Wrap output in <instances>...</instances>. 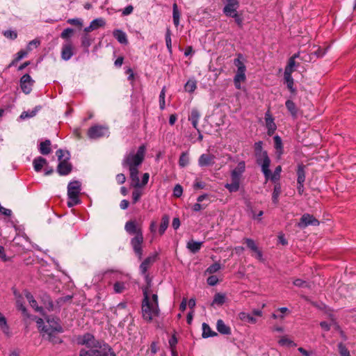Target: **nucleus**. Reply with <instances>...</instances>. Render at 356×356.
Wrapping results in <instances>:
<instances>
[{"instance_id": "1", "label": "nucleus", "mask_w": 356, "mask_h": 356, "mask_svg": "<svg viewBox=\"0 0 356 356\" xmlns=\"http://www.w3.org/2000/svg\"><path fill=\"white\" fill-rule=\"evenodd\" d=\"M146 151V147L144 145H140L138 150L135 152L131 150L127 153L122 162L124 168L129 171L130 179L131 180V185L134 188H139L147 184L149 178V173H144L142 178V182H140L138 177V168L142 164Z\"/></svg>"}, {"instance_id": "2", "label": "nucleus", "mask_w": 356, "mask_h": 356, "mask_svg": "<svg viewBox=\"0 0 356 356\" xmlns=\"http://www.w3.org/2000/svg\"><path fill=\"white\" fill-rule=\"evenodd\" d=\"M143 300L142 302V316L145 321L151 322L155 317L159 316L158 296L156 294L149 293V286L143 289Z\"/></svg>"}, {"instance_id": "3", "label": "nucleus", "mask_w": 356, "mask_h": 356, "mask_svg": "<svg viewBox=\"0 0 356 356\" xmlns=\"http://www.w3.org/2000/svg\"><path fill=\"white\" fill-rule=\"evenodd\" d=\"M262 145L263 143L261 141L254 143L255 156L257 159V163L261 167V171L264 175L266 179L268 180L270 177L269 167L270 160L268 156L267 152L263 150Z\"/></svg>"}, {"instance_id": "4", "label": "nucleus", "mask_w": 356, "mask_h": 356, "mask_svg": "<svg viewBox=\"0 0 356 356\" xmlns=\"http://www.w3.org/2000/svg\"><path fill=\"white\" fill-rule=\"evenodd\" d=\"M111 348L108 343L102 341L89 349L81 348L79 351V356H108Z\"/></svg>"}, {"instance_id": "5", "label": "nucleus", "mask_w": 356, "mask_h": 356, "mask_svg": "<svg viewBox=\"0 0 356 356\" xmlns=\"http://www.w3.org/2000/svg\"><path fill=\"white\" fill-rule=\"evenodd\" d=\"M59 163L57 167V172L61 176L70 174L72 171V166L69 162L70 154L68 151L58 149L56 152Z\"/></svg>"}, {"instance_id": "6", "label": "nucleus", "mask_w": 356, "mask_h": 356, "mask_svg": "<svg viewBox=\"0 0 356 356\" xmlns=\"http://www.w3.org/2000/svg\"><path fill=\"white\" fill-rule=\"evenodd\" d=\"M81 183L79 181H70L67 186V205L72 207L80 203L79 194L81 193Z\"/></svg>"}, {"instance_id": "7", "label": "nucleus", "mask_w": 356, "mask_h": 356, "mask_svg": "<svg viewBox=\"0 0 356 356\" xmlns=\"http://www.w3.org/2000/svg\"><path fill=\"white\" fill-rule=\"evenodd\" d=\"M109 134L108 127L104 125H94L88 131V136L92 140H96Z\"/></svg>"}, {"instance_id": "8", "label": "nucleus", "mask_w": 356, "mask_h": 356, "mask_svg": "<svg viewBox=\"0 0 356 356\" xmlns=\"http://www.w3.org/2000/svg\"><path fill=\"white\" fill-rule=\"evenodd\" d=\"M47 325L42 328V331L51 336L55 332H63V330L58 322V319L55 318H48Z\"/></svg>"}, {"instance_id": "9", "label": "nucleus", "mask_w": 356, "mask_h": 356, "mask_svg": "<svg viewBox=\"0 0 356 356\" xmlns=\"http://www.w3.org/2000/svg\"><path fill=\"white\" fill-rule=\"evenodd\" d=\"M101 341L95 339V336L90 333H85L76 337V342L78 345L85 346L88 348L97 345Z\"/></svg>"}, {"instance_id": "10", "label": "nucleus", "mask_w": 356, "mask_h": 356, "mask_svg": "<svg viewBox=\"0 0 356 356\" xmlns=\"http://www.w3.org/2000/svg\"><path fill=\"white\" fill-rule=\"evenodd\" d=\"M144 242V237L143 232H139L138 236H134L130 241V244L133 248L134 252L138 256L139 259H142L143 248L142 245Z\"/></svg>"}, {"instance_id": "11", "label": "nucleus", "mask_w": 356, "mask_h": 356, "mask_svg": "<svg viewBox=\"0 0 356 356\" xmlns=\"http://www.w3.org/2000/svg\"><path fill=\"white\" fill-rule=\"evenodd\" d=\"M156 254H154L147 257L140 265V270L142 275H145V280L148 285L150 284V280L149 275L147 274V272L149 268L153 264V263L156 261Z\"/></svg>"}, {"instance_id": "12", "label": "nucleus", "mask_w": 356, "mask_h": 356, "mask_svg": "<svg viewBox=\"0 0 356 356\" xmlns=\"http://www.w3.org/2000/svg\"><path fill=\"white\" fill-rule=\"evenodd\" d=\"M74 46L71 40H67L63 44L61 48V58L65 61L69 60L75 54Z\"/></svg>"}, {"instance_id": "13", "label": "nucleus", "mask_w": 356, "mask_h": 356, "mask_svg": "<svg viewBox=\"0 0 356 356\" xmlns=\"http://www.w3.org/2000/svg\"><path fill=\"white\" fill-rule=\"evenodd\" d=\"M318 225L319 221L316 218L309 213H305L302 216L300 222L298 223V227L302 229L309 225L317 226Z\"/></svg>"}, {"instance_id": "14", "label": "nucleus", "mask_w": 356, "mask_h": 356, "mask_svg": "<svg viewBox=\"0 0 356 356\" xmlns=\"http://www.w3.org/2000/svg\"><path fill=\"white\" fill-rule=\"evenodd\" d=\"M238 6V0H226V4L223 8V13L226 16L230 17L231 15L237 13Z\"/></svg>"}, {"instance_id": "15", "label": "nucleus", "mask_w": 356, "mask_h": 356, "mask_svg": "<svg viewBox=\"0 0 356 356\" xmlns=\"http://www.w3.org/2000/svg\"><path fill=\"white\" fill-rule=\"evenodd\" d=\"M33 82L34 81L31 79L30 75H29L28 74L23 75L20 79V86L22 90L25 94H29L32 90Z\"/></svg>"}, {"instance_id": "16", "label": "nucleus", "mask_w": 356, "mask_h": 356, "mask_svg": "<svg viewBox=\"0 0 356 356\" xmlns=\"http://www.w3.org/2000/svg\"><path fill=\"white\" fill-rule=\"evenodd\" d=\"M231 183H227L225 184V187L230 192H236L240 188V183L241 178L235 176L230 173Z\"/></svg>"}, {"instance_id": "17", "label": "nucleus", "mask_w": 356, "mask_h": 356, "mask_svg": "<svg viewBox=\"0 0 356 356\" xmlns=\"http://www.w3.org/2000/svg\"><path fill=\"white\" fill-rule=\"evenodd\" d=\"M215 156L211 154H202L198 159V165L200 167L213 165L215 163Z\"/></svg>"}, {"instance_id": "18", "label": "nucleus", "mask_w": 356, "mask_h": 356, "mask_svg": "<svg viewBox=\"0 0 356 356\" xmlns=\"http://www.w3.org/2000/svg\"><path fill=\"white\" fill-rule=\"evenodd\" d=\"M265 121L268 135L272 136L276 131L277 126L274 122V119L269 111H267L265 114Z\"/></svg>"}, {"instance_id": "19", "label": "nucleus", "mask_w": 356, "mask_h": 356, "mask_svg": "<svg viewBox=\"0 0 356 356\" xmlns=\"http://www.w3.org/2000/svg\"><path fill=\"white\" fill-rule=\"evenodd\" d=\"M124 229L131 235L138 236L139 232H143L142 229L137 226L136 221H127L124 225Z\"/></svg>"}, {"instance_id": "20", "label": "nucleus", "mask_w": 356, "mask_h": 356, "mask_svg": "<svg viewBox=\"0 0 356 356\" xmlns=\"http://www.w3.org/2000/svg\"><path fill=\"white\" fill-rule=\"evenodd\" d=\"M114 38L122 44H127L128 39L125 32L120 29H115L113 32Z\"/></svg>"}, {"instance_id": "21", "label": "nucleus", "mask_w": 356, "mask_h": 356, "mask_svg": "<svg viewBox=\"0 0 356 356\" xmlns=\"http://www.w3.org/2000/svg\"><path fill=\"white\" fill-rule=\"evenodd\" d=\"M245 171V163L241 161L238 163L237 166L231 171V174L242 178L243 174Z\"/></svg>"}, {"instance_id": "22", "label": "nucleus", "mask_w": 356, "mask_h": 356, "mask_svg": "<svg viewBox=\"0 0 356 356\" xmlns=\"http://www.w3.org/2000/svg\"><path fill=\"white\" fill-rule=\"evenodd\" d=\"M39 151L43 155L49 154L51 149V141L49 140H45L40 143Z\"/></svg>"}, {"instance_id": "23", "label": "nucleus", "mask_w": 356, "mask_h": 356, "mask_svg": "<svg viewBox=\"0 0 356 356\" xmlns=\"http://www.w3.org/2000/svg\"><path fill=\"white\" fill-rule=\"evenodd\" d=\"M217 330L222 334H229L231 333L230 327H228L221 319L218 320L216 323Z\"/></svg>"}, {"instance_id": "24", "label": "nucleus", "mask_w": 356, "mask_h": 356, "mask_svg": "<svg viewBox=\"0 0 356 356\" xmlns=\"http://www.w3.org/2000/svg\"><path fill=\"white\" fill-rule=\"evenodd\" d=\"M25 297L26 298V299L28 300L30 305L36 311V312H42L43 311V309L42 307H38V303H37V301L34 299L33 295L26 291L25 293Z\"/></svg>"}, {"instance_id": "25", "label": "nucleus", "mask_w": 356, "mask_h": 356, "mask_svg": "<svg viewBox=\"0 0 356 356\" xmlns=\"http://www.w3.org/2000/svg\"><path fill=\"white\" fill-rule=\"evenodd\" d=\"M203 242L191 240L187 243V248L193 253L197 252L202 248Z\"/></svg>"}, {"instance_id": "26", "label": "nucleus", "mask_w": 356, "mask_h": 356, "mask_svg": "<svg viewBox=\"0 0 356 356\" xmlns=\"http://www.w3.org/2000/svg\"><path fill=\"white\" fill-rule=\"evenodd\" d=\"M41 109V106H35L33 110L31 111H23L20 116H19V118L21 120H26L27 118H33L34 117L37 113Z\"/></svg>"}, {"instance_id": "27", "label": "nucleus", "mask_w": 356, "mask_h": 356, "mask_svg": "<svg viewBox=\"0 0 356 356\" xmlns=\"http://www.w3.org/2000/svg\"><path fill=\"white\" fill-rule=\"evenodd\" d=\"M46 164L47 160L41 156L35 158L33 161V168L36 172H40Z\"/></svg>"}, {"instance_id": "28", "label": "nucleus", "mask_w": 356, "mask_h": 356, "mask_svg": "<svg viewBox=\"0 0 356 356\" xmlns=\"http://www.w3.org/2000/svg\"><path fill=\"white\" fill-rule=\"evenodd\" d=\"M170 218L168 215H163L159 229V234L163 235L169 225Z\"/></svg>"}, {"instance_id": "29", "label": "nucleus", "mask_w": 356, "mask_h": 356, "mask_svg": "<svg viewBox=\"0 0 356 356\" xmlns=\"http://www.w3.org/2000/svg\"><path fill=\"white\" fill-rule=\"evenodd\" d=\"M239 318L244 322L254 324L257 323V319L253 317L250 314L246 312H240L238 314Z\"/></svg>"}, {"instance_id": "30", "label": "nucleus", "mask_w": 356, "mask_h": 356, "mask_svg": "<svg viewBox=\"0 0 356 356\" xmlns=\"http://www.w3.org/2000/svg\"><path fill=\"white\" fill-rule=\"evenodd\" d=\"M217 333L212 331L209 325L206 323H202V337L203 338H208L211 337L216 336Z\"/></svg>"}, {"instance_id": "31", "label": "nucleus", "mask_w": 356, "mask_h": 356, "mask_svg": "<svg viewBox=\"0 0 356 356\" xmlns=\"http://www.w3.org/2000/svg\"><path fill=\"white\" fill-rule=\"evenodd\" d=\"M284 78L285 83L287 85L288 89L292 92L294 93L296 92V88L293 87V79L292 77L291 74L284 73Z\"/></svg>"}, {"instance_id": "32", "label": "nucleus", "mask_w": 356, "mask_h": 356, "mask_svg": "<svg viewBox=\"0 0 356 356\" xmlns=\"http://www.w3.org/2000/svg\"><path fill=\"white\" fill-rule=\"evenodd\" d=\"M274 143L276 154H277L278 157H280L283 153L282 142L281 138L279 136H275L274 137Z\"/></svg>"}, {"instance_id": "33", "label": "nucleus", "mask_w": 356, "mask_h": 356, "mask_svg": "<svg viewBox=\"0 0 356 356\" xmlns=\"http://www.w3.org/2000/svg\"><path fill=\"white\" fill-rule=\"evenodd\" d=\"M297 176L298 184H304L305 181V166L303 165H298L297 170Z\"/></svg>"}, {"instance_id": "34", "label": "nucleus", "mask_w": 356, "mask_h": 356, "mask_svg": "<svg viewBox=\"0 0 356 356\" xmlns=\"http://www.w3.org/2000/svg\"><path fill=\"white\" fill-rule=\"evenodd\" d=\"M299 63H296L293 58H289L288 63L284 69V73L291 74L295 70V67H298Z\"/></svg>"}, {"instance_id": "35", "label": "nucleus", "mask_w": 356, "mask_h": 356, "mask_svg": "<svg viewBox=\"0 0 356 356\" xmlns=\"http://www.w3.org/2000/svg\"><path fill=\"white\" fill-rule=\"evenodd\" d=\"M0 328L5 334L9 336L10 329L7 324L6 318L1 313H0Z\"/></svg>"}, {"instance_id": "36", "label": "nucleus", "mask_w": 356, "mask_h": 356, "mask_svg": "<svg viewBox=\"0 0 356 356\" xmlns=\"http://www.w3.org/2000/svg\"><path fill=\"white\" fill-rule=\"evenodd\" d=\"M197 88V81L195 79H189L184 86L185 91L192 93Z\"/></svg>"}, {"instance_id": "37", "label": "nucleus", "mask_w": 356, "mask_h": 356, "mask_svg": "<svg viewBox=\"0 0 356 356\" xmlns=\"http://www.w3.org/2000/svg\"><path fill=\"white\" fill-rule=\"evenodd\" d=\"M172 17L175 26H178L179 24L180 13L177 3H174L172 6Z\"/></svg>"}, {"instance_id": "38", "label": "nucleus", "mask_w": 356, "mask_h": 356, "mask_svg": "<svg viewBox=\"0 0 356 356\" xmlns=\"http://www.w3.org/2000/svg\"><path fill=\"white\" fill-rule=\"evenodd\" d=\"M189 163V155L188 152H182L179 156V165L181 168H184Z\"/></svg>"}, {"instance_id": "39", "label": "nucleus", "mask_w": 356, "mask_h": 356, "mask_svg": "<svg viewBox=\"0 0 356 356\" xmlns=\"http://www.w3.org/2000/svg\"><path fill=\"white\" fill-rule=\"evenodd\" d=\"M225 302V296L222 293H218L215 294L211 305H222Z\"/></svg>"}, {"instance_id": "40", "label": "nucleus", "mask_w": 356, "mask_h": 356, "mask_svg": "<svg viewBox=\"0 0 356 356\" xmlns=\"http://www.w3.org/2000/svg\"><path fill=\"white\" fill-rule=\"evenodd\" d=\"M246 79L245 74H235L234 78V83L236 88H241V83L244 82Z\"/></svg>"}, {"instance_id": "41", "label": "nucleus", "mask_w": 356, "mask_h": 356, "mask_svg": "<svg viewBox=\"0 0 356 356\" xmlns=\"http://www.w3.org/2000/svg\"><path fill=\"white\" fill-rule=\"evenodd\" d=\"M199 118H200L199 112L196 110L192 111L191 116L189 118V120L191 121L193 127L196 129H197V124H198Z\"/></svg>"}, {"instance_id": "42", "label": "nucleus", "mask_w": 356, "mask_h": 356, "mask_svg": "<svg viewBox=\"0 0 356 356\" xmlns=\"http://www.w3.org/2000/svg\"><path fill=\"white\" fill-rule=\"evenodd\" d=\"M281 193V186L279 184L275 185L272 195V200L274 204H277L278 198Z\"/></svg>"}, {"instance_id": "43", "label": "nucleus", "mask_w": 356, "mask_h": 356, "mask_svg": "<svg viewBox=\"0 0 356 356\" xmlns=\"http://www.w3.org/2000/svg\"><path fill=\"white\" fill-rule=\"evenodd\" d=\"M286 107L291 114L295 117L297 114L296 106L291 100H287L285 103Z\"/></svg>"}, {"instance_id": "44", "label": "nucleus", "mask_w": 356, "mask_h": 356, "mask_svg": "<svg viewBox=\"0 0 356 356\" xmlns=\"http://www.w3.org/2000/svg\"><path fill=\"white\" fill-rule=\"evenodd\" d=\"M282 171V167L280 165H278L275 169V171L273 174H271L270 172V177L268 179H271L273 181H276L280 179V173Z\"/></svg>"}, {"instance_id": "45", "label": "nucleus", "mask_w": 356, "mask_h": 356, "mask_svg": "<svg viewBox=\"0 0 356 356\" xmlns=\"http://www.w3.org/2000/svg\"><path fill=\"white\" fill-rule=\"evenodd\" d=\"M126 289L125 283L123 282L117 281L113 284V290L116 293H122Z\"/></svg>"}, {"instance_id": "46", "label": "nucleus", "mask_w": 356, "mask_h": 356, "mask_svg": "<svg viewBox=\"0 0 356 356\" xmlns=\"http://www.w3.org/2000/svg\"><path fill=\"white\" fill-rule=\"evenodd\" d=\"M165 43L168 51L171 54L172 50V39H171V31L169 29H167L165 33Z\"/></svg>"}, {"instance_id": "47", "label": "nucleus", "mask_w": 356, "mask_h": 356, "mask_svg": "<svg viewBox=\"0 0 356 356\" xmlns=\"http://www.w3.org/2000/svg\"><path fill=\"white\" fill-rule=\"evenodd\" d=\"M337 346L340 356H350V351L343 343H339Z\"/></svg>"}, {"instance_id": "48", "label": "nucleus", "mask_w": 356, "mask_h": 356, "mask_svg": "<svg viewBox=\"0 0 356 356\" xmlns=\"http://www.w3.org/2000/svg\"><path fill=\"white\" fill-rule=\"evenodd\" d=\"M143 195V192L138 188H136V189L132 192V202L134 204L136 203Z\"/></svg>"}, {"instance_id": "49", "label": "nucleus", "mask_w": 356, "mask_h": 356, "mask_svg": "<svg viewBox=\"0 0 356 356\" xmlns=\"http://www.w3.org/2000/svg\"><path fill=\"white\" fill-rule=\"evenodd\" d=\"M220 269V265L218 263H214L207 268L205 273L213 274L218 272Z\"/></svg>"}, {"instance_id": "50", "label": "nucleus", "mask_w": 356, "mask_h": 356, "mask_svg": "<svg viewBox=\"0 0 356 356\" xmlns=\"http://www.w3.org/2000/svg\"><path fill=\"white\" fill-rule=\"evenodd\" d=\"M165 88L163 87L159 95V106L161 110H163L165 107Z\"/></svg>"}, {"instance_id": "51", "label": "nucleus", "mask_w": 356, "mask_h": 356, "mask_svg": "<svg viewBox=\"0 0 356 356\" xmlns=\"http://www.w3.org/2000/svg\"><path fill=\"white\" fill-rule=\"evenodd\" d=\"M90 24L94 27V29H97L99 27L103 26L105 25V21L102 18H97L92 20Z\"/></svg>"}, {"instance_id": "52", "label": "nucleus", "mask_w": 356, "mask_h": 356, "mask_svg": "<svg viewBox=\"0 0 356 356\" xmlns=\"http://www.w3.org/2000/svg\"><path fill=\"white\" fill-rule=\"evenodd\" d=\"M279 344L281 346H296V344L291 341V339L286 337H282L279 340Z\"/></svg>"}, {"instance_id": "53", "label": "nucleus", "mask_w": 356, "mask_h": 356, "mask_svg": "<svg viewBox=\"0 0 356 356\" xmlns=\"http://www.w3.org/2000/svg\"><path fill=\"white\" fill-rule=\"evenodd\" d=\"M234 65L237 67V69H240L241 67L243 68H246L245 65L243 63V57L241 54H238L237 58L234 59Z\"/></svg>"}, {"instance_id": "54", "label": "nucleus", "mask_w": 356, "mask_h": 356, "mask_svg": "<svg viewBox=\"0 0 356 356\" xmlns=\"http://www.w3.org/2000/svg\"><path fill=\"white\" fill-rule=\"evenodd\" d=\"M81 45L86 49H88L91 45V39L88 35H84L81 38Z\"/></svg>"}, {"instance_id": "55", "label": "nucleus", "mask_w": 356, "mask_h": 356, "mask_svg": "<svg viewBox=\"0 0 356 356\" xmlns=\"http://www.w3.org/2000/svg\"><path fill=\"white\" fill-rule=\"evenodd\" d=\"M245 243L248 248H250L252 251L255 252L257 250L258 247L252 239L245 238Z\"/></svg>"}, {"instance_id": "56", "label": "nucleus", "mask_w": 356, "mask_h": 356, "mask_svg": "<svg viewBox=\"0 0 356 356\" xmlns=\"http://www.w3.org/2000/svg\"><path fill=\"white\" fill-rule=\"evenodd\" d=\"M16 305L17 309L22 312L23 315L28 316L27 309L19 299L17 300Z\"/></svg>"}, {"instance_id": "57", "label": "nucleus", "mask_w": 356, "mask_h": 356, "mask_svg": "<svg viewBox=\"0 0 356 356\" xmlns=\"http://www.w3.org/2000/svg\"><path fill=\"white\" fill-rule=\"evenodd\" d=\"M3 35L7 38L15 40L17 37V33L15 31L7 30L3 32Z\"/></svg>"}, {"instance_id": "58", "label": "nucleus", "mask_w": 356, "mask_h": 356, "mask_svg": "<svg viewBox=\"0 0 356 356\" xmlns=\"http://www.w3.org/2000/svg\"><path fill=\"white\" fill-rule=\"evenodd\" d=\"M74 33V30L70 28H67L63 30V31L60 34V37L63 39H67L70 38L72 33Z\"/></svg>"}, {"instance_id": "59", "label": "nucleus", "mask_w": 356, "mask_h": 356, "mask_svg": "<svg viewBox=\"0 0 356 356\" xmlns=\"http://www.w3.org/2000/svg\"><path fill=\"white\" fill-rule=\"evenodd\" d=\"M183 193L182 187L179 184H177L173 189V195L177 197L181 196Z\"/></svg>"}, {"instance_id": "60", "label": "nucleus", "mask_w": 356, "mask_h": 356, "mask_svg": "<svg viewBox=\"0 0 356 356\" xmlns=\"http://www.w3.org/2000/svg\"><path fill=\"white\" fill-rule=\"evenodd\" d=\"M207 284L210 286H215L218 282V278L216 275H211L207 278Z\"/></svg>"}, {"instance_id": "61", "label": "nucleus", "mask_w": 356, "mask_h": 356, "mask_svg": "<svg viewBox=\"0 0 356 356\" xmlns=\"http://www.w3.org/2000/svg\"><path fill=\"white\" fill-rule=\"evenodd\" d=\"M28 51H29L28 50L27 51H24V50L19 51L17 54V56H16V58H15V61L16 62H19L22 58H25L27 56V54H28Z\"/></svg>"}, {"instance_id": "62", "label": "nucleus", "mask_w": 356, "mask_h": 356, "mask_svg": "<svg viewBox=\"0 0 356 356\" xmlns=\"http://www.w3.org/2000/svg\"><path fill=\"white\" fill-rule=\"evenodd\" d=\"M40 40H38L37 39L31 40V42H29V43L27 45V47H26L27 50L31 51L33 47H37L38 46L40 45Z\"/></svg>"}, {"instance_id": "63", "label": "nucleus", "mask_w": 356, "mask_h": 356, "mask_svg": "<svg viewBox=\"0 0 356 356\" xmlns=\"http://www.w3.org/2000/svg\"><path fill=\"white\" fill-rule=\"evenodd\" d=\"M133 10L134 7L131 5H129L122 10V15L123 16L129 15L133 13Z\"/></svg>"}, {"instance_id": "64", "label": "nucleus", "mask_w": 356, "mask_h": 356, "mask_svg": "<svg viewBox=\"0 0 356 356\" xmlns=\"http://www.w3.org/2000/svg\"><path fill=\"white\" fill-rule=\"evenodd\" d=\"M293 284L298 287H306L307 286V284L305 281L301 279H296L293 281Z\"/></svg>"}]
</instances>
